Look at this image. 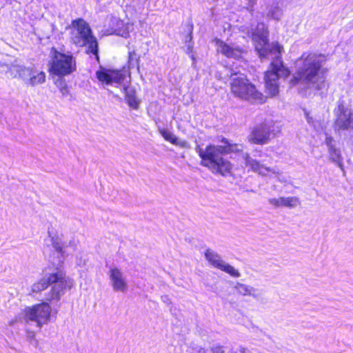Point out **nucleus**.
Listing matches in <instances>:
<instances>
[{
	"label": "nucleus",
	"instance_id": "4",
	"mask_svg": "<svg viewBox=\"0 0 353 353\" xmlns=\"http://www.w3.org/2000/svg\"><path fill=\"white\" fill-rule=\"evenodd\" d=\"M69 28L71 43L77 47H85V53L93 54L99 61V43L88 23L83 18H77L71 21Z\"/></svg>",
	"mask_w": 353,
	"mask_h": 353
},
{
	"label": "nucleus",
	"instance_id": "15",
	"mask_svg": "<svg viewBox=\"0 0 353 353\" xmlns=\"http://www.w3.org/2000/svg\"><path fill=\"white\" fill-rule=\"evenodd\" d=\"M269 202L276 208H294L300 204L299 198L296 196L280 197L278 199L273 198L270 199Z\"/></svg>",
	"mask_w": 353,
	"mask_h": 353
},
{
	"label": "nucleus",
	"instance_id": "13",
	"mask_svg": "<svg viewBox=\"0 0 353 353\" xmlns=\"http://www.w3.org/2000/svg\"><path fill=\"white\" fill-rule=\"evenodd\" d=\"M245 165L252 172L262 176H266L270 173H275L274 170L270 167H268L262 164L259 161L251 159L249 157L245 158Z\"/></svg>",
	"mask_w": 353,
	"mask_h": 353
},
{
	"label": "nucleus",
	"instance_id": "6",
	"mask_svg": "<svg viewBox=\"0 0 353 353\" xmlns=\"http://www.w3.org/2000/svg\"><path fill=\"white\" fill-rule=\"evenodd\" d=\"M291 74L289 68L285 65L283 59L276 56L270 62V68L264 72L265 90L268 97H274L279 94L280 78L287 79Z\"/></svg>",
	"mask_w": 353,
	"mask_h": 353
},
{
	"label": "nucleus",
	"instance_id": "27",
	"mask_svg": "<svg viewBox=\"0 0 353 353\" xmlns=\"http://www.w3.org/2000/svg\"><path fill=\"white\" fill-rule=\"evenodd\" d=\"M135 54V52L134 51H132V52H128V59H129V61H130L132 59V56Z\"/></svg>",
	"mask_w": 353,
	"mask_h": 353
},
{
	"label": "nucleus",
	"instance_id": "20",
	"mask_svg": "<svg viewBox=\"0 0 353 353\" xmlns=\"http://www.w3.org/2000/svg\"><path fill=\"white\" fill-rule=\"evenodd\" d=\"M110 76L112 79V83H116L121 84L123 82L125 74L119 70H110Z\"/></svg>",
	"mask_w": 353,
	"mask_h": 353
},
{
	"label": "nucleus",
	"instance_id": "14",
	"mask_svg": "<svg viewBox=\"0 0 353 353\" xmlns=\"http://www.w3.org/2000/svg\"><path fill=\"white\" fill-rule=\"evenodd\" d=\"M110 278L114 290L125 292L127 290V283L123 278V274L120 270L117 268H111L110 270Z\"/></svg>",
	"mask_w": 353,
	"mask_h": 353
},
{
	"label": "nucleus",
	"instance_id": "8",
	"mask_svg": "<svg viewBox=\"0 0 353 353\" xmlns=\"http://www.w3.org/2000/svg\"><path fill=\"white\" fill-rule=\"evenodd\" d=\"M51 302L42 301L23 310L24 318L27 321H34L37 326L41 328L43 325L50 322L52 308Z\"/></svg>",
	"mask_w": 353,
	"mask_h": 353
},
{
	"label": "nucleus",
	"instance_id": "23",
	"mask_svg": "<svg viewBox=\"0 0 353 353\" xmlns=\"http://www.w3.org/2000/svg\"><path fill=\"white\" fill-rule=\"evenodd\" d=\"M272 50L278 53L277 56H280L282 58L281 53L283 51V48L279 43H276L272 46Z\"/></svg>",
	"mask_w": 353,
	"mask_h": 353
},
{
	"label": "nucleus",
	"instance_id": "25",
	"mask_svg": "<svg viewBox=\"0 0 353 353\" xmlns=\"http://www.w3.org/2000/svg\"><path fill=\"white\" fill-rule=\"evenodd\" d=\"M304 114H305L307 121L309 123H312L314 122L313 117L310 116V114L307 110H304Z\"/></svg>",
	"mask_w": 353,
	"mask_h": 353
},
{
	"label": "nucleus",
	"instance_id": "17",
	"mask_svg": "<svg viewBox=\"0 0 353 353\" xmlns=\"http://www.w3.org/2000/svg\"><path fill=\"white\" fill-rule=\"evenodd\" d=\"M96 77L97 79L106 85L112 84L110 70L101 67L100 69L96 72Z\"/></svg>",
	"mask_w": 353,
	"mask_h": 353
},
{
	"label": "nucleus",
	"instance_id": "5",
	"mask_svg": "<svg viewBox=\"0 0 353 353\" xmlns=\"http://www.w3.org/2000/svg\"><path fill=\"white\" fill-rule=\"evenodd\" d=\"M229 87L232 96L252 104L261 105L267 101L265 94L245 74L232 73Z\"/></svg>",
	"mask_w": 353,
	"mask_h": 353
},
{
	"label": "nucleus",
	"instance_id": "9",
	"mask_svg": "<svg viewBox=\"0 0 353 353\" xmlns=\"http://www.w3.org/2000/svg\"><path fill=\"white\" fill-rule=\"evenodd\" d=\"M334 115L333 126L335 131L353 130V110L347 108L343 100L338 101Z\"/></svg>",
	"mask_w": 353,
	"mask_h": 353
},
{
	"label": "nucleus",
	"instance_id": "2",
	"mask_svg": "<svg viewBox=\"0 0 353 353\" xmlns=\"http://www.w3.org/2000/svg\"><path fill=\"white\" fill-rule=\"evenodd\" d=\"M221 142L223 145L208 144L204 150L199 148L198 154L202 166L207 168L213 174L226 176L231 174L233 165L223 154L242 153L243 145L231 143L225 137L221 138Z\"/></svg>",
	"mask_w": 353,
	"mask_h": 353
},
{
	"label": "nucleus",
	"instance_id": "7",
	"mask_svg": "<svg viewBox=\"0 0 353 353\" xmlns=\"http://www.w3.org/2000/svg\"><path fill=\"white\" fill-rule=\"evenodd\" d=\"M50 52L51 59L48 70L50 75L61 78L76 71L77 63L72 54L61 52L55 47H52Z\"/></svg>",
	"mask_w": 353,
	"mask_h": 353
},
{
	"label": "nucleus",
	"instance_id": "10",
	"mask_svg": "<svg viewBox=\"0 0 353 353\" xmlns=\"http://www.w3.org/2000/svg\"><path fill=\"white\" fill-rule=\"evenodd\" d=\"M274 135L273 126L262 122L251 129L248 139L250 143L262 145L268 143Z\"/></svg>",
	"mask_w": 353,
	"mask_h": 353
},
{
	"label": "nucleus",
	"instance_id": "1",
	"mask_svg": "<svg viewBox=\"0 0 353 353\" xmlns=\"http://www.w3.org/2000/svg\"><path fill=\"white\" fill-rule=\"evenodd\" d=\"M325 56L321 54L303 52L296 61V70L290 80L292 85L303 83L319 91L325 87L327 69L323 67Z\"/></svg>",
	"mask_w": 353,
	"mask_h": 353
},
{
	"label": "nucleus",
	"instance_id": "18",
	"mask_svg": "<svg viewBox=\"0 0 353 353\" xmlns=\"http://www.w3.org/2000/svg\"><path fill=\"white\" fill-rule=\"evenodd\" d=\"M328 151L330 160L333 162H336L337 165L343 169V158L339 150L336 149L334 145H330Z\"/></svg>",
	"mask_w": 353,
	"mask_h": 353
},
{
	"label": "nucleus",
	"instance_id": "24",
	"mask_svg": "<svg viewBox=\"0 0 353 353\" xmlns=\"http://www.w3.org/2000/svg\"><path fill=\"white\" fill-rule=\"evenodd\" d=\"M188 26V41L190 42L192 39V32H193V23L192 22L187 24Z\"/></svg>",
	"mask_w": 353,
	"mask_h": 353
},
{
	"label": "nucleus",
	"instance_id": "19",
	"mask_svg": "<svg viewBox=\"0 0 353 353\" xmlns=\"http://www.w3.org/2000/svg\"><path fill=\"white\" fill-rule=\"evenodd\" d=\"M159 133L166 141L175 145H183V144L179 141L177 137L168 130L161 128L159 129Z\"/></svg>",
	"mask_w": 353,
	"mask_h": 353
},
{
	"label": "nucleus",
	"instance_id": "29",
	"mask_svg": "<svg viewBox=\"0 0 353 353\" xmlns=\"http://www.w3.org/2000/svg\"><path fill=\"white\" fill-rule=\"evenodd\" d=\"M61 91L62 92V93L63 94L64 93V91H65L66 92H68V88L66 85H64L61 89Z\"/></svg>",
	"mask_w": 353,
	"mask_h": 353
},
{
	"label": "nucleus",
	"instance_id": "11",
	"mask_svg": "<svg viewBox=\"0 0 353 353\" xmlns=\"http://www.w3.org/2000/svg\"><path fill=\"white\" fill-rule=\"evenodd\" d=\"M205 257L213 267L221 270L234 277H239L240 276V273L238 270L231 265L224 263L220 256L217 253L212 251L210 249H207L205 250Z\"/></svg>",
	"mask_w": 353,
	"mask_h": 353
},
{
	"label": "nucleus",
	"instance_id": "3",
	"mask_svg": "<svg viewBox=\"0 0 353 353\" xmlns=\"http://www.w3.org/2000/svg\"><path fill=\"white\" fill-rule=\"evenodd\" d=\"M56 272L48 274L46 279L41 278L35 281L31 287L32 293H40L51 286L46 294L48 302L59 301L65 291L74 287V281L65 276L64 271L56 268Z\"/></svg>",
	"mask_w": 353,
	"mask_h": 353
},
{
	"label": "nucleus",
	"instance_id": "28",
	"mask_svg": "<svg viewBox=\"0 0 353 353\" xmlns=\"http://www.w3.org/2000/svg\"><path fill=\"white\" fill-rule=\"evenodd\" d=\"M54 248H56V250H57L58 252H62V248H61V246H59V245H58V243H56V244L54 245Z\"/></svg>",
	"mask_w": 353,
	"mask_h": 353
},
{
	"label": "nucleus",
	"instance_id": "26",
	"mask_svg": "<svg viewBox=\"0 0 353 353\" xmlns=\"http://www.w3.org/2000/svg\"><path fill=\"white\" fill-rule=\"evenodd\" d=\"M333 141V138L332 137H327L325 139V143L330 147L332 145V142Z\"/></svg>",
	"mask_w": 353,
	"mask_h": 353
},
{
	"label": "nucleus",
	"instance_id": "21",
	"mask_svg": "<svg viewBox=\"0 0 353 353\" xmlns=\"http://www.w3.org/2000/svg\"><path fill=\"white\" fill-rule=\"evenodd\" d=\"M29 81L32 85L43 83L46 81V73L41 71L36 75L31 77L29 79Z\"/></svg>",
	"mask_w": 353,
	"mask_h": 353
},
{
	"label": "nucleus",
	"instance_id": "12",
	"mask_svg": "<svg viewBox=\"0 0 353 353\" xmlns=\"http://www.w3.org/2000/svg\"><path fill=\"white\" fill-rule=\"evenodd\" d=\"M215 44L218 47L217 51L223 56L229 59H234L239 60L243 57V54L245 53V50L239 47H232L220 39H214Z\"/></svg>",
	"mask_w": 353,
	"mask_h": 353
},
{
	"label": "nucleus",
	"instance_id": "16",
	"mask_svg": "<svg viewBox=\"0 0 353 353\" xmlns=\"http://www.w3.org/2000/svg\"><path fill=\"white\" fill-rule=\"evenodd\" d=\"M123 92L125 94V100L128 106L133 110H137L139 107L140 100L137 97L135 89H129L128 86L125 85L123 88Z\"/></svg>",
	"mask_w": 353,
	"mask_h": 353
},
{
	"label": "nucleus",
	"instance_id": "22",
	"mask_svg": "<svg viewBox=\"0 0 353 353\" xmlns=\"http://www.w3.org/2000/svg\"><path fill=\"white\" fill-rule=\"evenodd\" d=\"M236 289L237 290L238 293L243 296L250 295L252 291L251 288L241 283H238L236 285Z\"/></svg>",
	"mask_w": 353,
	"mask_h": 353
}]
</instances>
